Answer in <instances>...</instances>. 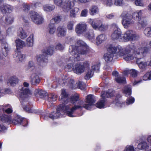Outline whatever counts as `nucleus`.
<instances>
[{"label": "nucleus", "instance_id": "nucleus-1", "mask_svg": "<svg viewBox=\"0 0 151 151\" xmlns=\"http://www.w3.org/2000/svg\"><path fill=\"white\" fill-rule=\"evenodd\" d=\"M136 47L134 45H129L125 48L122 49L123 50L122 55L119 56H123V58L125 60H131L134 59L136 60L137 58H140L144 57L146 52V50L145 48H141L135 50Z\"/></svg>", "mask_w": 151, "mask_h": 151}, {"label": "nucleus", "instance_id": "nucleus-2", "mask_svg": "<svg viewBox=\"0 0 151 151\" xmlns=\"http://www.w3.org/2000/svg\"><path fill=\"white\" fill-rule=\"evenodd\" d=\"M85 102L88 104H83V101L80 102L78 105H75L72 107L71 109L68 110L67 112V115L69 117H73V114L74 111L80 108L83 107L86 109H88L90 108V106L95 103V101L94 96L90 94L86 96Z\"/></svg>", "mask_w": 151, "mask_h": 151}, {"label": "nucleus", "instance_id": "nucleus-3", "mask_svg": "<svg viewBox=\"0 0 151 151\" xmlns=\"http://www.w3.org/2000/svg\"><path fill=\"white\" fill-rule=\"evenodd\" d=\"M78 45L76 46L75 49L72 50L71 54L74 56L75 60L79 61L80 60L79 54H84L87 52L88 48L86 43L83 41L79 40L77 41Z\"/></svg>", "mask_w": 151, "mask_h": 151}, {"label": "nucleus", "instance_id": "nucleus-4", "mask_svg": "<svg viewBox=\"0 0 151 151\" xmlns=\"http://www.w3.org/2000/svg\"><path fill=\"white\" fill-rule=\"evenodd\" d=\"M61 96L59 99L62 101V104L63 103L64 105L65 106L68 105L69 109L70 106L73 105L78 100L79 97V95L76 94L72 96L70 99H67L66 98L68 95L64 89L62 90Z\"/></svg>", "mask_w": 151, "mask_h": 151}, {"label": "nucleus", "instance_id": "nucleus-5", "mask_svg": "<svg viewBox=\"0 0 151 151\" xmlns=\"http://www.w3.org/2000/svg\"><path fill=\"white\" fill-rule=\"evenodd\" d=\"M122 23L124 27L127 29L134 23V21L132 18L131 15L126 12H123L121 15Z\"/></svg>", "mask_w": 151, "mask_h": 151}, {"label": "nucleus", "instance_id": "nucleus-6", "mask_svg": "<svg viewBox=\"0 0 151 151\" xmlns=\"http://www.w3.org/2000/svg\"><path fill=\"white\" fill-rule=\"evenodd\" d=\"M114 93V91L110 89L106 92L102 91L101 95L102 98L96 104V106L99 108L104 107V103L106 101L105 98H111L113 96Z\"/></svg>", "mask_w": 151, "mask_h": 151}, {"label": "nucleus", "instance_id": "nucleus-7", "mask_svg": "<svg viewBox=\"0 0 151 151\" xmlns=\"http://www.w3.org/2000/svg\"><path fill=\"white\" fill-rule=\"evenodd\" d=\"M68 106V105L66 106L64 105L63 103V104L59 105L56 111H53L49 114V117L52 120L58 118L60 115V111H64L69 109Z\"/></svg>", "mask_w": 151, "mask_h": 151}, {"label": "nucleus", "instance_id": "nucleus-8", "mask_svg": "<svg viewBox=\"0 0 151 151\" xmlns=\"http://www.w3.org/2000/svg\"><path fill=\"white\" fill-rule=\"evenodd\" d=\"M139 36L132 30L127 31L124 34L123 39H120V42H126L129 40H135L138 39Z\"/></svg>", "mask_w": 151, "mask_h": 151}, {"label": "nucleus", "instance_id": "nucleus-9", "mask_svg": "<svg viewBox=\"0 0 151 151\" xmlns=\"http://www.w3.org/2000/svg\"><path fill=\"white\" fill-rule=\"evenodd\" d=\"M54 51V47L53 45H51L47 47L46 50L43 52V54L39 55L37 58V60L38 62L41 63L46 62L47 61V56L45 54L52 55Z\"/></svg>", "mask_w": 151, "mask_h": 151}, {"label": "nucleus", "instance_id": "nucleus-10", "mask_svg": "<svg viewBox=\"0 0 151 151\" xmlns=\"http://www.w3.org/2000/svg\"><path fill=\"white\" fill-rule=\"evenodd\" d=\"M89 66V63L85 61L82 65L80 63L76 64L72 69L74 73L77 74H81L84 72L85 69L88 68Z\"/></svg>", "mask_w": 151, "mask_h": 151}, {"label": "nucleus", "instance_id": "nucleus-11", "mask_svg": "<svg viewBox=\"0 0 151 151\" xmlns=\"http://www.w3.org/2000/svg\"><path fill=\"white\" fill-rule=\"evenodd\" d=\"M123 48L121 46L119 45L117 47H115L113 45H110L108 47L107 49L108 52L111 54L114 55L115 54L116 55L119 56L120 55H122V52Z\"/></svg>", "mask_w": 151, "mask_h": 151}, {"label": "nucleus", "instance_id": "nucleus-12", "mask_svg": "<svg viewBox=\"0 0 151 151\" xmlns=\"http://www.w3.org/2000/svg\"><path fill=\"white\" fill-rule=\"evenodd\" d=\"M112 27L114 30V32L111 35V38L113 40H118L120 41V39H123L121 37V32L117 25L116 23H113L111 24Z\"/></svg>", "mask_w": 151, "mask_h": 151}, {"label": "nucleus", "instance_id": "nucleus-13", "mask_svg": "<svg viewBox=\"0 0 151 151\" xmlns=\"http://www.w3.org/2000/svg\"><path fill=\"white\" fill-rule=\"evenodd\" d=\"M30 17L32 20L36 24H42L44 21V19L38 13L34 11L30 12Z\"/></svg>", "mask_w": 151, "mask_h": 151}, {"label": "nucleus", "instance_id": "nucleus-14", "mask_svg": "<svg viewBox=\"0 0 151 151\" xmlns=\"http://www.w3.org/2000/svg\"><path fill=\"white\" fill-rule=\"evenodd\" d=\"M24 86L22 87L20 89V96L21 98L23 97H27L32 94L31 92L28 88L29 84L24 82L23 83Z\"/></svg>", "mask_w": 151, "mask_h": 151}, {"label": "nucleus", "instance_id": "nucleus-15", "mask_svg": "<svg viewBox=\"0 0 151 151\" xmlns=\"http://www.w3.org/2000/svg\"><path fill=\"white\" fill-rule=\"evenodd\" d=\"M25 98V97H23V98H21V100H22V101H21V104L22 105L23 109L27 112L29 113H36V111L34 110L33 109L32 104L29 102H28L27 103V102H26L27 99L25 100V99H24Z\"/></svg>", "mask_w": 151, "mask_h": 151}, {"label": "nucleus", "instance_id": "nucleus-16", "mask_svg": "<svg viewBox=\"0 0 151 151\" xmlns=\"http://www.w3.org/2000/svg\"><path fill=\"white\" fill-rule=\"evenodd\" d=\"M87 30V25L83 22L77 24L75 28L76 32L78 35L84 34Z\"/></svg>", "mask_w": 151, "mask_h": 151}, {"label": "nucleus", "instance_id": "nucleus-17", "mask_svg": "<svg viewBox=\"0 0 151 151\" xmlns=\"http://www.w3.org/2000/svg\"><path fill=\"white\" fill-rule=\"evenodd\" d=\"M2 0H0V9L3 14L10 13L14 9L13 6L7 4L1 5L2 4Z\"/></svg>", "mask_w": 151, "mask_h": 151}, {"label": "nucleus", "instance_id": "nucleus-18", "mask_svg": "<svg viewBox=\"0 0 151 151\" xmlns=\"http://www.w3.org/2000/svg\"><path fill=\"white\" fill-rule=\"evenodd\" d=\"M74 6V3L70 0H65L63 2L62 9L66 12H68Z\"/></svg>", "mask_w": 151, "mask_h": 151}, {"label": "nucleus", "instance_id": "nucleus-19", "mask_svg": "<svg viewBox=\"0 0 151 151\" xmlns=\"http://www.w3.org/2000/svg\"><path fill=\"white\" fill-rule=\"evenodd\" d=\"M88 22L90 24H91L93 28L95 29H97L102 22L100 20L92 19H90L88 20Z\"/></svg>", "mask_w": 151, "mask_h": 151}, {"label": "nucleus", "instance_id": "nucleus-20", "mask_svg": "<svg viewBox=\"0 0 151 151\" xmlns=\"http://www.w3.org/2000/svg\"><path fill=\"white\" fill-rule=\"evenodd\" d=\"M40 80L38 75L36 73L32 74L30 77V82L32 85H36L40 82Z\"/></svg>", "mask_w": 151, "mask_h": 151}, {"label": "nucleus", "instance_id": "nucleus-21", "mask_svg": "<svg viewBox=\"0 0 151 151\" xmlns=\"http://www.w3.org/2000/svg\"><path fill=\"white\" fill-rule=\"evenodd\" d=\"M112 75L115 77V80L118 83H126L125 78L120 76L117 71H113Z\"/></svg>", "mask_w": 151, "mask_h": 151}, {"label": "nucleus", "instance_id": "nucleus-22", "mask_svg": "<svg viewBox=\"0 0 151 151\" xmlns=\"http://www.w3.org/2000/svg\"><path fill=\"white\" fill-rule=\"evenodd\" d=\"M56 34L58 37H63L66 34V29L62 26H59L56 29Z\"/></svg>", "mask_w": 151, "mask_h": 151}, {"label": "nucleus", "instance_id": "nucleus-23", "mask_svg": "<svg viewBox=\"0 0 151 151\" xmlns=\"http://www.w3.org/2000/svg\"><path fill=\"white\" fill-rule=\"evenodd\" d=\"M147 22L148 19L146 17H143L140 18L137 23L138 28L140 29L147 25Z\"/></svg>", "mask_w": 151, "mask_h": 151}, {"label": "nucleus", "instance_id": "nucleus-24", "mask_svg": "<svg viewBox=\"0 0 151 151\" xmlns=\"http://www.w3.org/2000/svg\"><path fill=\"white\" fill-rule=\"evenodd\" d=\"M144 57H142L140 58H137L136 62L139 67L141 69H145L147 65V64L145 61L142 58Z\"/></svg>", "mask_w": 151, "mask_h": 151}, {"label": "nucleus", "instance_id": "nucleus-25", "mask_svg": "<svg viewBox=\"0 0 151 151\" xmlns=\"http://www.w3.org/2000/svg\"><path fill=\"white\" fill-rule=\"evenodd\" d=\"M17 36L22 39H24L27 36V33L22 27H20L17 30Z\"/></svg>", "mask_w": 151, "mask_h": 151}, {"label": "nucleus", "instance_id": "nucleus-26", "mask_svg": "<svg viewBox=\"0 0 151 151\" xmlns=\"http://www.w3.org/2000/svg\"><path fill=\"white\" fill-rule=\"evenodd\" d=\"M47 29L49 34L51 35H54L56 31L55 25L50 23L48 24Z\"/></svg>", "mask_w": 151, "mask_h": 151}, {"label": "nucleus", "instance_id": "nucleus-27", "mask_svg": "<svg viewBox=\"0 0 151 151\" xmlns=\"http://www.w3.org/2000/svg\"><path fill=\"white\" fill-rule=\"evenodd\" d=\"M34 95L37 96L41 98H44L47 95V93L45 91L41 90L36 89L34 92Z\"/></svg>", "mask_w": 151, "mask_h": 151}, {"label": "nucleus", "instance_id": "nucleus-28", "mask_svg": "<svg viewBox=\"0 0 151 151\" xmlns=\"http://www.w3.org/2000/svg\"><path fill=\"white\" fill-rule=\"evenodd\" d=\"M142 10L137 11L132 14L131 17L133 19L137 20L138 21L140 18L142 17Z\"/></svg>", "mask_w": 151, "mask_h": 151}, {"label": "nucleus", "instance_id": "nucleus-29", "mask_svg": "<svg viewBox=\"0 0 151 151\" xmlns=\"http://www.w3.org/2000/svg\"><path fill=\"white\" fill-rule=\"evenodd\" d=\"M84 36L89 40H92L94 39V34L93 30L90 29L86 33L84 34Z\"/></svg>", "mask_w": 151, "mask_h": 151}, {"label": "nucleus", "instance_id": "nucleus-30", "mask_svg": "<svg viewBox=\"0 0 151 151\" xmlns=\"http://www.w3.org/2000/svg\"><path fill=\"white\" fill-rule=\"evenodd\" d=\"M34 38L33 34H31L27 39L26 44L27 47H32L34 44Z\"/></svg>", "mask_w": 151, "mask_h": 151}, {"label": "nucleus", "instance_id": "nucleus-31", "mask_svg": "<svg viewBox=\"0 0 151 151\" xmlns=\"http://www.w3.org/2000/svg\"><path fill=\"white\" fill-rule=\"evenodd\" d=\"M14 57L19 61L22 62L25 59L26 56L25 55L22 54L20 52L17 51L16 52Z\"/></svg>", "mask_w": 151, "mask_h": 151}, {"label": "nucleus", "instance_id": "nucleus-32", "mask_svg": "<svg viewBox=\"0 0 151 151\" xmlns=\"http://www.w3.org/2000/svg\"><path fill=\"white\" fill-rule=\"evenodd\" d=\"M151 146V145H149L145 142H142L138 144L137 146V148L140 150H146L149 149V147Z\"/></svg>", "mask_w": 151, "mask_h": 151}, {"label": "nucleus", "instance_id": "nucleus-33", "mask_svg": "<svg viewBox=\"0 0 151 151\" xmlns=\"http://www.w3.org/2000/svg\"><path fill=\"white\" fill-rule=\"evenodd\" d=\"M0 120L3 122L9 124L12 123V118L7 115H3L0 117Z\"/></svg>", "mask_w": 151, "mask_h": 151}, {"label": "nucleus", "instance_id": "nucleus-34", "mask_svg": "<svg viewBox=\"0 0 151 151\" xmlns=\"http://www.w3.org/2000/svg\"><path fill=\"white\" fill-rule=\"evenodd\" d=\"M18 80L17 77L13 76L9 78L7 83L12 86H14L18 83Z\"/></svg>", "mask_w": 151, "mask_h": 151}, {"label": "nucleus", "instance_id": "nucleus-35", "mask_svg": "<svg viewBox=\"0 0 151 151\" xmlns=\"http://www.w3.org/2000/svg\"><path fill=\"white\" fill-rule=\"evenodd\" d=\"M106 39V36L104 34H101L98 36L96 38V43L97 45L101 43L103 41Z\"/></svg>", "mask_w": 151, "mask_h": 151}, {"label": "nucleus", "instance_id": "nucleus-36", "mask_svg": "<svg viewBox=\"0 0 151 151\" xmlns=\"http://www.w3.org/2000/svg\"><path fill=\"white\" fill-rule=\"evenodd\" d=\"M43 8L44 11L50 12L55 9V6L53 5L46 4L43 6Z\"/></svg>", "mask_w": 151, "mask_h": 151}, {"label": "nucleus", "instance_id": "nucleus-37", "mask_svg": "<svg viewBox=\"0 0 151 151\" xmlns=\"http://www.w3.org/2000/svg\"><path fill=\"white\" fill-rule=\"evenodd\" d=\"M114 55L108 52L105 54L104 55V58L106 61L107 63L111 62L113 60Z\"/></svg>", "mask_w": 151, "mask_h": 151}, {"label": "nucleus", "instance_id": "nucleus-38", "mask_svg": "<svg viewBox=\"0 0 151 151\" xmlns=\"http://www.w3.org/2000/svg\"><path fill=\"white\" fill-rule=\"evenodd\" d=\"M90 14L91 15H94L99 12L98 7L96 5H92L90 8Z\"/></svg>", "mask_w": 151, "mask_h": 151}, {"label": "nucleus", "instance_id": "nucleus-39", "mask_svg": "<svg viewBox=\"0 0 151 151\" xmlns=\"http://www.w3.org/2000/svg\"><path fill=\"white\" fill-rule=\"evenodd\" d=\"M23 119L19 116H17L12 121V123L15 125L21 124L23 121Z\"/></svg>", "mask_w": 151, "mask_h": 151}, {"label": "nucleus", "instance_id": "nucleus-40", "mask_svg": "<svg viewBox=\"0 0 151 151\" xmlns=\"http://www.w3.org/2000/svg\"><path fill=\"white\" fill-rule=\"evenodd\" d=\"M35 69L34 63L32 61H30L28 63L26 70L28 71H32Z\"/></svg>", "mask_w": 151, "mask_h": 151}, {"label": "nucleus", "instance_id": "nucleus-41", "mask_svg": "<svg viewBox=\"0 0 151 151\" xmlns=\"http://www.w3.org/2000/svg\"><path fill=\"white\" fill-rule=\"evenodd\" d=\"M5 21L6 24H9L12 23L14 21V18L11 15H9L6 17Z\"/></svg>", "mask_w": 151, "mask_h": 151}, {"label": "nucleus", "instance_id": "nucleus-42", "mask_svg": "<svg viewBox=\"0 0 151 151\" xmlns=\"http://www.w3.org/2000/svg\"><path fill=\"white\" fill-rule=\"evenodd\" d=\"M79 10V9L77 7H75L72 9L70 12V16L72 18H75L76 15L78 12Z\"/></svg>", "mask_w": 151, "mask_h": 151}, {"label": "nucleus", "instance_id": "nucleus-43", "mask_svg": "<svg viewBox=\"0 0 151 151\" xmlns=\"http://www.w3.org/2000/svg\"><path fill=\"white\" fill-rule=\"evenodd\" d=\"M15 43L17 48H22L24 45V42L20 39L16 40Z\"/></svg>", "mask_w": 151, "mask_h": 151}, {"label": "nucleus", "instance_id": "nucleus-44", "mask_svg": "<svg viewBox=\"0 0 151 151\" xmlns=\"http://www.w3.org/2000/svg\"><path fill=\"white\" fill-rule=\"evenodd\" d=\"M75 22L73 20L68 21L67 24V28L69 30L71 31L73 29Z\"/></svg>", "mask_w": 151, "mask_h": 151}, {"label": "nucleus", "instance_id": "nucleus-45", "mask_svg": "<svg viewBox=\"0 0 151 151\" xmlns=\"http://www.w3.org/2000/svg\"><path fill=\"white\" fill-rule=\"evenodd\" d=\"M10 50V48L9 47L7 44H6L3 46L2 48V51L3 55L5 56L7 55V54L9 51Z\"/></svg>", "mask_w": 151, "mask_h": 151}, {"label": "nucleus", "instance_id": "nucleus-46", "mask_svg": "<svg viewBox=\"0 0 151 151\" xmlns=\"http://www.w3.org/2000/svg\"><path fill=\"white\" fill-rule=\"evenodd\" d=\"M61 20L60 16H57L54 17L52 19L50 22V23L55 25V24H57L60 22Z\"/></svg>", "mask_w": 151, "mask_h": 151}, {"label": "nucleus", "instance_id": "nucleus-47", "mask_svg": "<svg viewBox=\"0 0 151 151\" xmlns=\"http://www.w3.org/2000/svg\"><path fill=\"white\" fill-rule=\"evenodd\" d=\"M124 93L126 96H130L131 94V88L129 86H126L124 90Z\"/></svg>", "mask_w": 151, "mask_h": 151}, {"label": "nucleus", "instance_id": "nucleus-48", "mask_svg": "<svg viewBox=\"0 0 151 151\" xmlns=\"http://www.w3.org/2000/svg\"><path fill=\"white\" fill-rule=\"evenodd\" d=\"M144 33L147 37H151V27H147L144 30Z\"/></svg>", "mask_w": 151, "mask_h": 151}, {"label": "nucleus", "instance_id": "nucleus-49", "mask_svg": "<svg viewBox=\"0 0 151 151\" xmlns=\"http://www.w3.org/2000/svg\"><path fill=\"white\" fill-rule=\"evenodd\" d=\"M76 87H77L82 90H84L86 86V85L84 83L79 81H78V82L76 83Z\"/></svg>", "mask_w": 151, "mask_h": 151}, {"label": "nucleus", "instance_id": "nucleus-50", "mask_svg": "<svg viewBox=\"0 0 151 151\" xmlns=\"http://www.w3.org/2000/svg\"><path fill=\"white\" fill-rule=\"evenodd\" d=\"M94 71L92 69L89 70L86 73L84 77V78L86 80H88L92 77L93 75Z\"/></svg>", "mask_w": 151, "mask_h": 151}, {"label": "nucleus", "instance_id": "nucleus-51", "mask_svg": "<svg viewBox=\"0 0 151 151\" xmlns=\"http://www.w3.org/2000/svg\"><path fill=\"white\" fill-rule=\"evenodd\" d=\"M100 64L99 63H97L91 66L92 70H93L94 72L95 71L96 72H98L100 69Z\"/></svg>", "mask_w": 151, "mask_h": 151}, {"label": "nucleus", "instance_id": "nucleus-52", "mask_svg": "<svg viewBox=\"0 0 151 151\" xmlns=\"http://www.w3.org/2000/svg\"><path fill=\"white\" fill-rule=\"evenodd\" d=\"M31 6L27 4H24L23 5V10L25 12H28L30 10Z\"/></svg>", "mask_w": 151, "mask_h": 151}, {"label": "nucleus", "instance_id": "nucleus-53", "mask_svg": "<svg viewBox=\"0 0 151 151\" xmlns=\"http://www.w3.org/2000/svg\"><path fill=\"white\" fill-rule=\"evenodd\" d=\"M53 3L57 6L60 7L62 9L63 3L62 0H53Z\"/></svg>", "mask_w": 151, "mask_h": 151}, {"label": "nucleus", "instance_id": "nucleus-54", "mask_svg": "<svg viewBox=\"0 0 151 151\" xmlns=\"http://www.w3.org/2000/svg\"><path fill=\"white\" fill-rule=\"evenodd\" d=\"M49 100L52 102L55 101L57 99V96L53 93H51L48 95Z\"/></svg>", "mask_w": 151, "mask_h": 151}, {"label": "nucleus", "instance_id": "nucleus-55", "mask_svg": "<svg viewBox=\"0 0 151 151\" xmlns=\"http://www.w3.org/2000/svg\"><path fill=\"white\" fill-rule=\"evenodd\" d=\"M108 26L107 25L103 24L102 22L100 25L97 29L102 32H104L107 29Z\"/></svg>", "mask_w": 151, "mask_h": 151}, {"label": "nucleus", "instance_id": "nucleus-56", "mask_svg": "<svg viewBox=\"0 0 151 151\" xmlns=\"http://www.w3.org/2000/svg\"><path fill=\"white\" fill-rule=\"evenodd\" d=\"M144 80L146 81L151 79V72H148L145 74L143 78Z\"/></svg>", "mask_w": 151, "mask_h": 151}, {"label": "nucleus", "instance_id": "nucleus-57", "mask_svg": "<svg viewBox=\"0 0 151 151\" xmlns=\"http://www.w3.org/2000/svg\"><path fill=\"white\" fill-rule=\"evenodd\" d=\"M74 82L73 79H70L69 81L68 85L70 88H76V83L74 84Z\"/></svg>", "mask_w": 151, "mask_h": 151}, {"label": "nucleus", "instance_id": "nucleus-58", "mask_svg": "<svg viewBox=\"0 0 151 151\" xmlns=\"http://www.w3.org/2000/svg\"><path fill=\"white\" fill-rule=\"evenodd\" d=\"M114 4L116 6H121L124 4L123 0H114Z\"/></svg>", "mask_w": 151, "mask_h": 151}, {"label": "nucleus", "instance_id": "nucleus-59", "mask_svg": "<svg viewBox=\"0 0 151 151\" xmlns=\"http://www.w3.org/2000/svg\"><path fill=\"white\" fill-rule=\"evenodd\" d=\"M135 3L136 5L141 6H143L144 5V2L143 0H136Z\"/></svg>", "mask_w": 151, "mask_h": 151}, {"label": "nucleus", "instance_id": "nucleus-60", "mask_svg": "<svg viewBox=\"0 0 151 151\" xmlns=\"http://www.w3.org/2000/svg\"><path fill=\"white\" fill-rule=\"evenodd\" d=\"M134 98L131 97L127 99L126 103L127 105L132 104L134 102Z\"/></svg>", "mask_w": 151, "mask_h": 151}, {"label": "nucleus", "instance_id": "nucleus-61", "mask_svg": "<svg viewBox=\"0 0 151 151\" xmlns=\"http://www.w3.org/2000/svg\"><path fill=\"white\" fill-rule=\"evenodd\" d=\"M15 29L14 27H10L8 28L7 33L8 34H12L15 32Z\"/></svg>", "mask_w": 151, "mask_h": 151}, {"label": "nucleus", "instance_id": "nucleus-62", "mask_svg": "<svg viewBox=\"0 0 151 151\" xmlns=\"http://www.w3.org/2000/svg\"><path fill=\"white\" fill-rule=\"evenodd\" d=\"M130 74L133 77H136L137 76V71L133 69L130 70Z\"/></svg>", "mask_w": 151, "mask_h": 151}, {"label": "nucleus", "instance_id": "nucleus-63", "mask_svg": "<svg viewBox=\"0 0 151 151\" xmlns=\"http://www.w3.org/2000/svg\"><path fill=\"white\" fill-rule=\"evenodd\" d=\"M104 2L106 6H111L113 4L112 0H106L104 1Z\"/></svg>", "mask_w": 151, "mask_h": 151}, {"label": "nucleus", "instance_id": "nucleus-64", "mask_svg": "<svg viewBox=\"0 0 151 151\" xmlns=\"http://www.w3.org/2000/svg\"><path fill=\"white\" fill-rule=\"evenodd\" d=\"M124 151H134V150L133 146L127 145Z\"/></svg>", "mask_w": 151, "mask_h": 151}]
</instances>
